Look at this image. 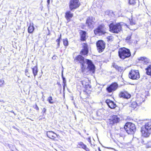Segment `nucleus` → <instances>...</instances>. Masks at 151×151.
Here are the masks:
<instances>
[{"label": "nucleus", "instance_id": "7c9ffc66", "mask_svg": "<svg viewBox=\"0 0 151 151\" xmlns=\"http://www.w3.org/2000/svg\"><path fill=\"white\" fill-rule=\"evenodd\" d=\"M47 101L50 104H52L54 103L53 101L52 97L51 96H50L48 97Z\"/></svg>", "mask_w": 151, "mask_h": 151}, {"label": "nucleus", "instance_id": "4c0bfd02", "mask_svg": "<svg viewBox=\"0 0 151 151\" xmlns=\"http://www.w3.org/2000/svg\"><path fill=\"white\" fill-rule=\"evenodd\" d=\"M57 56L56 55H54L52 57V59L53 60H55L57 59Z\"/></svg>", "mask_w": 151, "mask_h": 151}, {"label": "nucleus", "instance_id": "bb28decb", "mask_svg": "<svg viewBox=\"0 0 151 151\" xmlns=\"http://www.w3.org/2000/svg\"><path fill=\"white\" fill-rule=\"evenodd\" d=\"M25 75L29 78H30L32 76L31 71L27 68L25 70Z\"/></svg>", "mask_w": 151, "mask_h": 151}, {"label": "nucleus", "instance_id": "ddd939ff", "mask_svg": "<svg viewBox=\"0 0 151 151\" xmlns=\"http://www.w3.org/2000/svg\"><path fill=\"white\" fill-rule=\"evenodd\" d=\"M83 49L81 51L80 53L83 55H87L88 53V46L87 44L86 43H84L82 44Z\"/></svg>", "mask_w": 151, "mask_h": 151}, {"label": "nucleus", "instance_id": "c03bdc74", "mask_svg": "<svg viewBox=\"0 0 151 151\" xmlns=\"http://www.w3.org/2000/svg\"><path fill=\"white\" fill-rule=\"evenodd\" d=\"M47 4L48 5H49L50 4V0H47Z\"/></svg>", "mask_w": 151, "mask_h": 151}, {"label": "nucleus", "instance_id": "473e14b6", "mask_svg": "<svg viewBox=\"0 0 151 151\" xmlns=\"http://www.w3.org/2000/svg\"><path fill=\"white\" fill-rule=\"evenodd\" d=\"M138 1V0H129V3L131 4L134 5Z\"/></svg>", "mask_w": 151, "mask_h": 151}, {"label": "nucleus", "instance_id": "5701e85b", "mask_svg": "<svg viewBox=\"0 0 151 151\" xmlns=\"http://www.w3.org/2000/svg\"><path fill=\"white\" fill-rule=\"evenodd\" d=\"M142 101H142L139 102L138 100H137L136 101L132 102L130 106L134 109L136 108L141 104Z\"/></svg>", "mask_w": 151, "mask_h": 151}, {"label": "nucleus", "instance_id": "f704fd0d", "mask_svg": "<svg viewBox=\"0 0 151 151\" xmlns=\"http://www.w3.org/2000/svg\"><path fill=\"white\" fill-rule=\"evenodd\" d=\"M85 63H83V64H81V69L82 70V72H84L86 69V68L85 67Z\"/></svg>", "mask_w": 151, "mask_h": 151}, {"label": "nucleus", "instance_id": "1a4fd4ad", "mask_svg": "<svg viewBox=\"0 0 151 151\" xmlns=\"http://www.w3.org/2000/svg\"><path fill=\"white\" fill-rule=\"evenodd\" d=\"M71 11L70 10H68L65 13L64 17L67 22H70L73 17V14L71 12Z\"/></svg>", "mask_w": 151, "mask_h": 151}, {"label": "nucleus", "instance_id": "2eb2a0df", "mask_svg": "<svg viewBox=\"0 0 151 151\" xmlns=\"http://www.w3.org/2000/svg\"><path fill=\"white\" fill-rule=\"evenodd\" d=\"M82 89L84 93L87 95L88 96L91 94L92 91V88L91 86L89 85L85 87H82Z\"/></svg>", "mask_w": 151, "mask_h": 151}, {"label": "nucleus", "instance_id": "a211bd4d", "mask_svg": "<svg viewBox=\"0 0 151 151\" xmlns=\"http://www.w3.org/2000/svg\"><path fill=\"white\" fill-rule=\"evenodd\" d=\"M74 61L76 62L78 61L81 64L85 63L84 57L80 55L76 56L74 59Z\"/></svg>", "mask_w": 151, "mask_h": 151}, {"label": "nucleus", "instance_id": "8fccbe9b", "mask_svg": "<svg viewBox=\"0 0 151 151\" xmlns=\"http://www.w3.org/2000/svg\"><path fill=\"white\" fill-rule=\"evenodd\" d=\"M81 28H82V29H84V28H83V27H81Z\"/></svg>", "mask_w": 151, "mask_h": 151}, {"label": "nucleus", "instance_id": "58836bf2", "mask_svg": "<svg viewBox=\"0 0 151 151\" xmlns=\"http://www.w3.org/2000/svg\"><path fill=\"white\" fill-rule=\"evenodd\" d=\"M63 91H64L65 90V87L66 86V84L63 83Z\"/></svg>", "mask_w": 151, "mask_h": 151}, {"label": "nucleus", "instance_id": "f8f14e48", "mask_svg": "<svg viewBox=\"0 0 151 151\" xmlns=\"http://www.w3.org/2000/svg\"><path fill=\"white\" fill-rule=\"evenodd\" d=\"M86 24L89 28H93L94 22L92 17H88L87 18Z\"/></svg>", "mask_w": 151, "mask_h": 151}, {"label": "nucleus", "instance_id": "423d86ee", "mask_svg": "<svg viewBox=\"0 0 151 151\" xmlns=\"http://www.w3.org/2000/svg\"><path fill=\"white\" fill-rule=\"evenodd\" d=\"M81 5L80 2L70 1L69 3V7L70 10L73 11L79 8Z\"/></svg>", "mask_w": 151, "mask_h": 151}, {"label": "nucleus", "instance_id": "c756f323", "mask_svg": "<svg viewBox=\"0 0 151 151\" xmlns=\"http://www.w3.org/2000/svg\"><path fill=\"white\" fill-rule=\"evenodd\" d=\"M63 44L65 47H67L68 45V39L66 38L63 40Z\"/></svg>", "mask_w": 151, "mask_h": 151}, {"label": "nucleus", "instance_id": "aec40b11", "mask_svg": "<svg viewBox=\"0 0 151 151\" xmlns=\"http://www.w3.org/2000/svg\"><path fill=\"white\" fill-rule=\"evenodd\" d=\"M139 62L144 64H147L149 62V60L144 57H141L138 58Z\"/></svg>", "mask_w": 151, "mask_h": 151}, {"label": "nucleus", "instance_id": "6ab92c4d", "mask_svg": "<svg viewBox=\"0 0 151 151\" xmlns=\"http://www.w3.org/2000/svg\"><path fill=\"white\" fill-rule=\"evenodd\" d=\"M81 83L82 85V87H85L90 85V81L87 78H85L84 79L81 81Z\"/></svg>", "mask_w": 151, "mask_h": 151}, {"label": "nucleus", "instance_id": "393cba45", "mask_svg": "<svg viewBox=\"0 0 151 151\" xmlns=\"http://www.w3.org/2000/svg\"><path fill=\"white\" fill-rule=\"evenodd\" d=\"M106 103L109 108L111 109L114 108L116 107V105L113 102L107 100L106 101Z\"/></svg>", "mask_w": 151, "mask_h": 151}, {"label": "nucleus", "instance_id": "3c124183", "mask_svg": "<svg viewBox=\"0 0 151 151\" xmlns=\"http://www.w3.org/2000/svg\"><path fill=\"white\" fill-rule=\"evenodd\" d=\"M97 85H96V87H97ZM98 86H99V85H98Z\"/></svg>", "mask_w": 151, "mask_h": 151}, {"label": "nucleus", "instance_id": "39448f33", "mask_svg": "<svg viewBox=\"0 0 151 151\" xmlns=\"http://www.w3.org/2000/svg\"><path fill=\"white\" fill-rule=\"evenodd\" d=\"M129 77L133 80L138 79L140 77L139 71L137 70H131L129 73Z\"/></svg>", "mask_w": 151, "mask_h": 151}, {"label": "nucleus", "instance_id": "0eeeda50", "mask_svg": "<svg viewBox=\"0 0 151 151\" xmlns=\"http://www.w3.org/2000/svg\"><path fill=\"white\" fill-rule=\"evenodd\" d=\"M97 49L99 52H102L104 50L105 47V42L102 40H99L96 43Z\"/></svg>", "mask_w": 151, "mask_h": 151}, {"label": "nucleus", "instance_id": "2f4dec72", "mask_svg": "<svg viewBox=\"0 0 151 151\" xmlns=\"http://www.w3.org/2000/svg\"><path fill=\"white\" fill-rule=\"evenodd\" d=\"M102 110L100 109L96 112V115L99 116H101L102 115Z\"/></svg>", "mask_w": 151, "mask_h": 151}, {"label": "nucleus", "instance_id": "f3484780", "mask_svg": "<svg viewBox=\"0 0 151 151\" xmlns=\"http://www.w3.org/2000/svg\"><path fill=\"white\" fill-rule=\"evenodd\" d=\"M80 40L81 41H85L86 40V32L84 31L80 30L79 32Z\"/></svg>", "mask_w": 151, "mask_h": 151}, {"label": "nucleus", "instance_id": "f03ea898", "mask_svg": "<svg viewBox=\"0 0 151 151\" xmlns=\"http://www.w3.org/2000/svg\"><path fill=\"white\" fill-rule=\"evenodd\" d=\"M151 131V121L147 122L145 125L144 128L142 129L141 132L142 135L147 137L149 136Z\"/></svg>", "mask_w": 151, "mask_h": 151}, {"label": "nucleus", "instance_id": "6e6552de", "mask_svg": "<svg viewBox=\"0 0 151 151\" xmlns=\"http://www.w3.org/2000/svg\"><path fill=\"white\" fill-rule=\"evenodd\" d=\"M46 134L48 137L54 140H57V138L59 137V135L57 134L52 131H47Z\"/></svg>", "mask_w": 151, "mask_h": 151}, {"label": "nucleus", "instance_id": "79ce46f5", "mask_svg": "<svg viewBox=\"0 0 151 151\" xmlns=\"http://www.w3.org/2000/svg\"><path fill=\"white\" fill-rule=\"evenodd\" d=\"M97 87L99 88V91H101V87L98 86H97Z\"/></svg>", "mask_w": 151, "mask_h": 151}, {"label": "nucleus", "instance_id": "412c9836", "mask_svg": "<svg viewBox=\"0 0 151 151\" xmlns=\"http://www.w3.org/2000/svg\"><path fill=\"white\" fill-rule=\"evenodd\" d=\"M110 123L113 124L118 122L119 121V119L117 116H114L110 119Z\"/></svg>", "mask_w": 151, "mask_h": 151}, {"label": "nucleus", "instance_id": "9b49d317", "mask_svg": "<svg viewBox=\"0 0 151 151\" xmlns=\"http://www.w3.org/2000/svg\"><path fill=\"white\" fill-rule=\"evenodd\" d=\"M105 33L104 28L103 26H99L96 30H95V35H101Z\"/></svg>", "mask_w": 151, "mask_h": 151}, {"label": "nucleus", "instance_id": "e433bc0d", "mask_svg": "<svg viewBox=\"0 0 151 151\" xmlns=\"http://www.w3.org/2000/svg\"><path fill=\"white\" fill-rule=\"evenodd\" d=\"M46 111V109L45 108H44L42 110V112L43 114H45Z\"/></svg>", "mask_w": 151, "mask_h": 151}, {"label": "nucleus", "instance_id": "de8ad7c7", "mask_svg": "<svg viewBox=\"0 0 151 151\" xmlns=\"http://www.w3.org/2000/svg\"><path fill=\"white\" fill-rule=\"evenodd\" d=\"M98 149H99V151H101L100 150V148L99 147L98 148Z\"/></svg>", "mask_w": 151, "mask_h": 151}, {"label": "nucleus", "instance_id": "cd10ccee", "mask_svg": "<svg viewBox=\"0 0 151 151\" xmlns=\"http://www.w3.org/2000/svg\"><path fill=\"white\" fill-rule=\"evenodd\" d=\"M146 73L148 75L151 76V65H150L145 69Z\"/></svg>", "mask_w": 151, "mask_h": 151}, {"label": "nucleus", "instance_id": "c85d7f7f", "mask_svg": "<svg viewBox=\"0 0 151 151\" xmlns=\"http://www.w3.org/2000/svg\"><path fill=\"white\" fill-rule=\"evenodd\" d=\"M61 37H62V35H61V34H60V35L59 37L56 40V41L57 43V47H59L60 46V40L61 39Z\"/></svg>", "mask_w": 151, "mask_h": 151}, {"label": "nucleus", "instance_id": "09e8293b", "mask_svg": "<svg viewBox=\"0 0 151 151\" xmlns=\"http://www.w3.org/2000/svg\"><path fill=\"white\" fill-rule=\"evenodd\" d=\"M11 112H12V113H13L14 114V112L13 111H11Z\"/></svg>", "mask_w": 151, "mask_h": 151}, {"label": "nucleus", "instance_id": "37998d69", "mask_svg": "<svg viewBox=\"0 0 151 151\" xmlns=\"http://www.w3.org/2000/svg\"><path fill=\"white\" fill-rule=\"evenodd\" d=\"M70 1L79 2V0H70Z\"/></svg>", "mask_w": 151, "mask_h": 151}, {"label": "nucleus", "instance_id": "dca6fc26", "mask_svg": "<svg viewBox=\"0 0 151 151\" xmlns=\"http://www.w3.org/2000/svg\"><path fill=\"white\" fill-rule=\"evenodd\" d=\"M77 147L78 148L83 149L86 151H90V149L87 147L86 145L84 144L82 142L78 143L77 145Z\"/></svg>", "mask_w": 151, "mask_h": 151}, {"label": "nucleus", "instance_id": "a19ab883", "mask_svg": "<svg viewBox=\"0 0 151 151\" xmlns=\"http://www.w3.org/2000/svg\"><path fill=\"white\" fill-rule=\"evenodd\" d=\"M108 39L110 40L113 39V37L112 36L108 37L107 38Z\"/></svg>", "mask_w": 151, "mask_h": 151}, {"label": "nucleus", "instance_id": "c9c22d12", "mask_svg": "<svg viewBox=\"0 0 151 151\" xmlns=\"http://www.w3.org/2000/svg\"><path fill=\"white\" fill-rule=\"evenodd\" d=\"M62 77L63 80V83H66V80H65V78L63 76V71H62Z\"/></svg>", "mask_w": 151, "mask_h": 151}, {"label": "nucleus", "instance_id": "a18cd8bd", "mask_svg": "<svg viewBox=\"0 0 151 151\" xmlns=\"http://www.w3.org/2000/svg\"><path fill=\"white\" fill-rule=\"evenodd\" d=\"M130 38V37L129 36V37H127V38H126V40H129Z\"/></svg>", "mask_w": 151, "mask_h": 151}, {"label": "nucleus", "instance_id": "b1692460", "mask_svg": "<svg viewBox=\"0 0 151 151\" xmlns=\"http://www.w3.org/2000/svg\"><path fill=\"white\" fill-rule=\"evenodd\" d=\"M33 23H30L27 29L28 32L29 33H32L34 30L35 28Z\"/></svg>", "mask_w": 151, "mask_h": 151}, {"label": "nucleus", "instance_id": "4468645a", "mask_svg": "<svg viewBox=\"0 0 151 151\" xmlns=\"http://www.w3.org/2000/svg\"><path fill=\"white\" fill-rule=\"evenodd\" d=\"M86 60L88 64L87 68L89 70L90 72H92L93 73H94V65L92 63L91 60L88 59H86Z\"/></svg>", "mask_w": 151, "mask_h": 151}, {"label": "nucleus", "instance_id": "49530a36", "mask_svg": "<svg viewBox=\"0 0 151 151\" xmlns=\"http://www.w3.org/2000/svg\"><path fill=\"white\" fill-rule=\"evenodd\" d=\"M88 139H89V142H90V143H91V140H90V138H88Z\"/></svg>", "mask_w": 151, "mask_h": 151}, {"label": "nucleus", "instance_id": "7ed1b4c3", "mask_svg": "<svg viewBox=\"0 0 151 151\" xmlns=\"http://www.w3.org/2000/svg\"><path fill=\"white\" fill-rule=\"evenodd\" d=\"M124 128L128 134H132L136 130L135 125L131 122L126 123L124 126Z\"/></svg>", "mask_w": 151, "mask_h": 151}, {"label": "nucleus", "instance_id": "9d476101", "mask_svg": "<svg viewBox=\"0 0 151 151\" xmlns=\"http://www.w3.org/2000/svg\"><path fill=\"white\" fill-rule=\"evenodd\" d=\"M118 86V85L116 83H113L106 88V90L108 92H112L116 90Z\"/></svg>", "mask_w": 151, "mask_h": 151}, {"label": "nucleus", "instance_id": "4be33fe9", "mask_svg": "<svg viewBox=\"0 0 151 151\" xmlns=\"http://www.w3.org/2000/svg\"><path fill=\"white\" fill-rule=\"evenodd\" d=\"M120 97L128 99L131 97V95L127 92H121L119 94Z\"/></svg>", "mask_w": 151, "mask_h": 151}, {"label": "nucleus", "instance_id": "f257e3e1", "mask_svg": "<svg viewBox=\"0 0 151 151\" xmlns=\"http://www.w3.org/2000/svg\"><path fill=\"white\" fill-rule=\"evenodd\" d=\"M118 54L119 58L123 60L129 57L131 55L130 50L124 47L119 49L118 51Z\"/></svg>", "mask_w": 151, "mask_h": 151}, {"label": "nucleus", "instance_id": "20e7f679", "mask_svg": "<svg viewBox=\"0 0 151 151\" xmlns=\"http://www.w3.org/2000/svg\"><path fill=\"white\" fill-rule=\"evenodd\" d=\"M122 25L120 23L111 24L109 25L110 30L112 32L117 33L122 30Z\"/></svg>", "mask_w": 151, "mask_h": 151}, {"label": "nucleus", "instance_id": "a878e982", "mask_svg": "<svg viewBox=\"0 0 151 151\" xmlns=\"http://www.w3.org/2000/svg\"><path fill=\"white\" fill-rule=\"evenodd\" d=\"M32 73L35 77L37 75L38 72V67L37 66H35L31 68Z\"/></svg>", "mask_w": 151, "mask_h": 151}, {"label": "nucleus", "instance_id": "ea45409f", "mask_svg": "<svg viewBox=\"0 0 151 151\" xmlns=\"http://www.w3.org/2000/svg\"><path fill=\"white\" fill-rule=\"evenodd\" d=\"M35 108L38 111L39 110V108L37 106L36 104H35Z\"/></svg>", "mask_w": 151, "mask_h": 151}, {"label": "nucleus", "instance_id": "72a5a7b5", "mask_svg": "<svg viewBox=\"0 0 151 151\" xmlns=\"http://www.w3.org/2000/svg\"><path fill=\"white\" fill-rule=\"evenodd\" d=\"M4 81L3 78L0 79V87H2L4 84Z\"/></svg>", "mask_w": 151, "mask_h": 151}]
</instances>
